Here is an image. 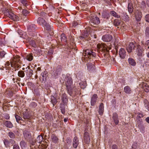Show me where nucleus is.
Returning <instances> with one entry per match:
<instances>
[{
  "label": "nucleus",
  "mask_w": 149,
  "mask_h": 149,
  "mask_svg": "<svg viewBox=\"0 0 149 149\" xmlns=\"http://www.w3.org/2000/svg\"><path fill=\"white\" fill-rule=\"evenodd\" d=\"M65 81V85L68 92L70 95L72 96V95L73 91L74 90V92L76 93L77 92V90L75 88V86L72 89V78L70 76L68 75H66ZM75 85V84H74V86Z\"/></svg>",
  "instance_id": "f257e3e1"
},
{
  "label": "nucleus",
  "mask_w": 149,
  "mask_h": 149,
  "mask_svg": "<svg viewBox=\"0 0 149 149\" xmlns=\"http://www.w3.org/2000/svg\"><path fill=\"white\" fill-rule=\"evenodd\" d=\"M36 26L34 24H31L27 26V29L28 31L30 32L28 34L34 37V32H31L33 31L36 28Z\"/></svg>",
  "instance_id": "f03ea898"
},
{
  "label": "nucleus",
  "mask_w": 149,
  "mask_h": 149,
  "mask_svg": "<svg viewBox=\"0 0 149 149\" xmlns=\"http://www.w3.org/2000/svg\"><path fill=\"white\" fill-rule=\"evenodd\" d=\"M19 58L15 56L14 57V59L11 62V66L13 67V66L17 67L18 68L20 67L18 63H20L19 62Z\"/></svg>",
  "instance_id": "7ed1b4c3"
},
{
  "label": "nucleus",
  "mask_w": 149,
  "mask_h": 149,
  "mask_svg": "<svg viewBox=\"0 0 149 149\" xmlns=\"http://www.w3.org/2000/svg\"><path fill=\"white\" fill-rule=\"evenodd\" d=\"M90 23L93 26H94V25H97L100 23V19L96 16L92 17L91 18Z\"/></svg>",
  "instance_id": "20e7f679"
},
{
  "label": "nucleus",
  "mask_w": 149,
  "mask_h": 149,
  "mask_svg": "<svg viewBox=\"0 0 149 149\" xmlns=\"http://www.w3.org/2000/svg\"><path fill=\"white\" fill-rule=\"evenodd\" d=\"M97 48L100 50H103L104 51H107L108 52L109 50L111 49L110 47H107L105 45H104L102 44H98L97 45Z\"/></svg>",
  "instance_id": "39448f33"
},
{
  "label": "nucleus",
  "mask_w": 149,
  "mask_h": 149,
  "mask_svg": "<svg viewBox=\"0 0 149 149\" xmlns=\"http://www.w3.org/2000/svg\"><path fill=\"white\" fill-rule=\"evenodd\" d=\"M84 54L85 55H86L88 57H95L96 56V53L93 52L91 49H87L85 51Z\"/></svg>",
  "instance_id": "423d86ee"
},
{
  "label": "nucleus",
  "mask_w": 149,
  "mask_h": 149,
  "mask_svg": "<svg viewBox=\"0 0 149 149\" xmlns=\"http://www.w3.org/2000/svg\"><path fill=\"white\" fill-rule=\"evenodd\" d=\"M137 46V45L136 44L134 43L133 42H130L126 47L127 52L129 53L131 52L132 50L134 49Z\"/></svg>",
  "instance_id": "0eeeda50"
},
{
  "label": "nucleus",
  "mask_w": 149,
  "mask_h": 149,
  "mask_svg": "<svg viewBox=\"0 0 149 149\" xmlns=\"http://www.w3.org/2000/svg\"><path fill=\"white\" fill-rule=\"evenodd\" d=\"M7 15L9 18L13 21H17L19 20L18 17L12 12H8Z\"/></svg>",
  "instance_id": "6e6552de"
},
{
  "label": "nucleus",
  "mask_w": 149,
  "mask_h": 149,
  "mask_svg": "<svg viewBox=\"0 0 149 149\" xmlns=\"http://www.w3.org/2000/svg\"><path fill=\"white\" fill-rule=\"evenodd\" d=\"M112 39V36L110 34H106L104 35L102 37V40L104 42L110 41Z\"/></svg>",
  "instance_id": "1a4fd4ad"
},
{
  "label": "nucleus",
  "mask_w": 149,
  "mask_h": 149,
  "mask_svg": "<svg viewBox=\"0 0 149 149\" xmlns=\"http://www.w3.org/2000/svg\"><path fill=\"white\" fill-rule=\"evenodd\" d=\"M98 97L96 94L93 95L91 97V104L92 106H94L96 103Z\"/></svg>",
  "instance_id": "9d476101"
},
{
  "label": "nucleus",
  "mask_w": 149,
  "mask_h": 149,
  "mask_svg": "<svg viewBox=\"0 0 149 149\" xmlns=\"http://www.w3.org/2000/svg\"><path fill=\"white\" fill-rule=\"evenodd\" d=\"M135 17L136 20L138 22H139L141 18V13L139 11L137 10L135 13Z\"/></svg>",
  "instance_id": "9b49d317"
},
{
  "label": "nucleus",
  "mask_w": 149,
  "mask_h": 149,
  "mask_svg": "<svg viewBox=\"0 0 149 149\" xmlns=\"http://www.w3.org/2000/svg\"><path fill=\"white\" fill-rule=\"evenodd\" d=\"M79 139L77 136H75L73 140L72 146L74 148H77L79 144Z\"/></svg>",
  "instance_id": "f8f14e48"
},
{
  "label": "nucleus",
  "mask_w": 149,
  "mask_h": 149,
  "mask_svg": "<svg viewBox=\"0 0 149 149\" xmlns=\"http://www.w3.org/2000/svg\"><path fill=\"white\" fill-rule=\"evenodd\" d=\"M119 55L120 58L122 59L125 58L126 56V52L123 48H121L119 51Z\"/></svg>",
  "instance_id": "ddd939ff"
},
{
  "label": "nucleus",
  "mask_w": 149,
  "mask_h": 149,
  "mask_svg": "<svg viewBox=\"0 0 149 149\" xmlns=\"http://www.w3.org/2000/svg\"><path fill=\"white\" fill-rule=\"evenodd\" d=\"M84 140L87 144L89 143L90 142V138L87 132H85L84 133Z\"/></svg>",
  "instance_id": "4468645a"
},
{
  "label": "nucleus",
  "mask_w": 149,
  "mask_h": 149,
  "mask_svg": "<svg viewBox=\"0 0 149 149\" xmlns=\"http://www.w3.org/2000/svg\"><path fill=\"white\" fill-rule=\"evenodd\" d=\"M30 67H28L26 68V75L29 77H31L33 74V71L30 69Z\"/></svg>",
  "instance_id": "2eb2a0df"
},
{
  "label": "nucleus",
  "mask_w": 149,
  "mask_h": 149,
  "mask_svg": "<svg viewBox=\"0 0 149 149\" xmlns=\"http://www.w3.org/2000/svg\"><path fill=\"white\" fill-rule=\"evenodd\" d=\"M23 134L24 138L26 139H30L31 138V134L29 131L25 130L23 132Z\"/></svg>",
  "instance_id": "dca6fc26"
},
{
  "label": "nucleus",
  "mask_w": 149,
  "mask_h": 149,
  "mask_svg": "<svg viewBox=\"0 0 149 149\" xmlns=\"http://www.w3.org/2000/svg\"><path fill=\"white\" fill-rule=\"evenodd\" d=\"M58 68H59L58 69H57L55 71V72H54V74L53 75V77H54L56 78H57V76L60 74L61 71V65L58 66Z\"/></svg>",
  "instance_id": "f3484780"
},
{
  "label": "nucleus",
  "mask_w": 149,
  "mask_h": 149,
  "mask_svg": "<svg viewBox=\"0 0 149 149\" xmlns=\"http://www.w3.org/2000/svg\"><path fill=\"white\" fill-rule=\"evenodd\" d=\"M136 52L137 54V55L138 56H141L142 55L143 50L141 49V47L139 45L137 46Z\"/></svg>",
  "instance_id": "a211bd4d"
},
{
  "label": "nucleus",
  "mask_w": 149,
  "mask_h": 149,
  "mask_svg": "<svg viewBox=\"0 0 149 149\" xmlns=\"http://www.w3.org/2000/svg\"><path fill=\"white\" fill-rule=\"evenodd\" d=\"M46 72H44L41 74L42 77H40V81L42 82L45 81L46 80V78L47 76V75L46 74Z\"/></svg>",
  "instance_id": "6ab92c4d"
},
{
  "label": "nucleus",
  "mask_w": 149,
  "mask_h": 149,
  "mask_svg": "<svg viewBox=\"0 0 149 149\" xmlns=\"http://www.w3.org/2000/svg\"><path fill=\"white\" fill-rule=\"evenodd\" d=\"M37 21L38 24L40 25H42V26L46 22L44 19L40 17L38 18Z\"/></svg>",
  "instance_id": "aec40b11"
},
{
  "label": "nucleus",
  "mask_w": 149,
  "mask_h": 149,
  "mask_svg": "<svg viewBox=\"0 0 149 149\" xmlns=\"http://www.w3.org/2000/svg\"><path fill=\"white\" fill-rule=\"evenodd\" d=\"M128 62L130 65L134 66L136 64V63L135 61L132 58H129L128 59Z\"/></svg>",
  "instance_id": "412c9836"
},
{
  "label": "nucleus",
  "mask_w": 149,
  "mask_h": 149,
  "mask_svg": "<svg viewBox=\"0 0 149 149\" xmlns=\"http://www.w3.org/2000/svg\"><path fill=\"white\" fill-rule=\"evenodd\" d=\"M113 119L116 124L118 125L119 123L118 116L116 113H114L113 115Z\"/></svg>",
  "instance_id": "4be33fe9"
},
{
  "label": "nucleus",
  "mask_w": 149,
  "mask_h": 149,
  "mask_svg": "<svg viewBox=\"0 0 149 149\" xmlns=\"http://www.w3.org/2000/svg\"><path fill=\"white\" fill-rule=\"evenodd\" d=\"M128 10L130 13H132L133 11V7L132 3H129L128 5Z\"/></svg>",
  "instance_id": "5701e85b"
},
{
  "label": "nucleus",
  "mask_w": 149,
  "mask_h": 149,
  "mask_svg": "<svg viewBox=\"0 0 149 149\" xmlns=\"http://www.w3.org/2000/svg\"><path fill=\"white\" fill-rule=\"evenodd\" d=\"M89 29H86L84 31V33L83 34V36H81L80 37V39H82L84 38H85L86 37H87L89 34L90 33V31H88Z\"/></svg>",
  "instance_id": "b1692460"
},
{
  "label": "nucleus",
  "mask_w": 149,
  "mask_h": 149,
  "mask_svg": "<svg viewBox=\"0 0 149 149\" xmlns=\"http://www.w3.org/2000/svg\"><path fill=\"white\" fill-rule=\"evenodd\" d=\"M4 125L7 127L11 128L13 126L12 123L10 121H6L4 123Z\"/></svg>",
  "instance_id": "393cba45"
},
{
  "label": "nucleus",
  "mask_w": 149,
  "mask_h": 149,
  "mask_svg": "<svg viewBox=\"0 0 149 149\" xmlns=\"http://www.w3.org/2000/svg\"><path fill=\"white\" fill-rule=\"evenodd\" d=\"M88 69L89 71L92 70L94 69V66L91 63H88L87 64Z\"/></svg>",
  "instance_id": "a878e982"
},
{
  "label": "nucleus",
  "mask_w": 149,
  "mask_h": 149,
  "mask_svg": "<svg viewBox=\"0 0 149 149\" xmlns=\"http://www.w3.org/2000/svg\"><path fill=\"white\" fill-rule=\"evenodd\" d=\"M104 110L103 104L101 103L100 105L99 111V113L100 115H102L103 114Z\"/></svg>",
  "instance_id": "bb28decb"
},
{
  "label": "nucleus",
  "mask_w": 149,
  "mask_h": 149,
  "mask_svg": "<svg viewBox=\"0 0 149 149\" xmlns=\"http://www.w3.org/2000/svg\"><path fill=\"white\" fill-rule=\"evenodd\" d=\"M61 99L64 104L66 103L68 101V99L67 98V96L65 93H63L62 94L61 97Z\"/></svg>",
  "instance_id": "cd10ccee"
},
{
  "label": "nucleus",
  "mask_w": 149,
  "mask_h": 149,
  "mask_svg": "<svg viewBox=\"0 0 149 149\" xmlns=\"http://www.w3.org/2000/svg\"><path fill=\"white\" fill-rule=\"evenodd\" d=\"M29 41L30 44L33 47H36L37 46V44L34 40L31 39L30 38L29 40Z\"/></svg>",
  "instance_id": "c85d7f7f"
},
{
  "label": "nucleus",
  "mask_w": 149,
  "mask_h": 149,
  "mask_svg": "<svg viewBox=\"0 0 149 149\" xmlns=\"http://www.w3.org/2000/svg\"><path fill=\"white\" fill-rule=\"evenodd\" d=\"M43 26L47 31H49L51 29V26L46 22L44 25Z\"/></svg>",
  "instance_id": "c756f323"
},
{
  "label": "nucleus",
  "mask_w": 149,
  "mask_h": 149,
  "mask_svg": "<svg viewBox=\"0 0 149 149\" xmlns=\"http://www.w3.org/2000/svg\"><path fill=\"white\" fill-rule=\"evenodd\" d=\"M22 116L24 119H28L30 118V115L27 112L23 113Z\"/></svg>",
  "instance_id": "7c9ffc66"
},
{
  "label": "nucleus",
  "mask_w": 149,
  "mask_h": 149,
  "mask_svg": "<svg viewBox=\"0 0 149 149\" xmlns=\"http://www.w3.org/2000/svg\"><path fill=\"white\" fill-rule=\"evenodd\" d=\"M43 139V137L42 136L39 135L36 140V141L38 143H41Z\"/></svg>",
  "instance_id": "2f4dec72"
},
{
  "label": "nucleus",
  "mask_w": 149,
  "mask_h": 149,
  "mask_svg": "<svg viewBox=\"0 0 149 149\" xmlns=\"http://www.w3.org/2000/svg\"><path fill=\"white\" fill-rule=\"evenodd\" d=\"M110 14L112 16L117 18L120 17V16L118 15L115 12L112 11L110 12Z\"/></svg>",
  "instance_id": "473e14b6"
},
{
  "label": "nucleus",
  "mask_w": 149,
  "mask_h": 149,
  "mask_svg": "<svg viewBox=\"0 0 149 149\" xmlns=\"http://www.w3.org/2000/svg\"><path fill=\"white\" fill-rule=\"evenodd\" d=\"M26 58L28 61H31L33 59V56L32 54H28L26 55Z\"/></svg>",
  "instance_id": "72a5a7b5"
},
{
  "label": "nucleus",
  "mask_w": 149,
  "mask_h": 149,
  "mask_svg": "<svg viewBox=\"0 0 149 149\" xmlns=\"http://www.w3.org/2000/svg\"><path fill=\"white\" fill-rule=\"evenodd\" d=\"M143 88L144 91L146 92H149V86L146 84H144L143 86Z\"/></svg>",
  "instance_id": "f704fd0d"
},
{
  "label": "nucleus",
  "mask_w": 149,
  "mask_h": 149,
  "mask_svg": "<svg viewBox=\"0 0 149 149\" xmlns=\"http://www.w3.org/2000/svg\"><path fill=\"white\" fill-rule=\"evenodd\" d=\"M124 90L125 92L127 93L130 94L131 93V89L128 86H125L124 88Z\"/></svg>",
  "instance_id": "c9c22d12"
},
{
  "label": "nucleus",
  "mask_w": 149,
  "mask_h": 149,
  "mask_svg": "<svg viewBox=\"0 0 149 149\" xmlns=\"http://www.w3.org/2000/svg\"><path fill=\"white\" fill-rule=\"evenodd\" d=\"M20 145L22 149H23L26 147V143L24 141H22L20 142Z\"/></svg>",
  "instance_id": "e433bc0d"
},
{
  "label": "nucleus",
  "mask_w": 149,
  "mask_h": 149,
  "mask_svg": "<svg viewBox=\"0 0 149 149\" xmlns=\"http://www.w3.org/2000/svg\"><path fill=\"white\" fill-rule=\"evenodd\" d=\"M121 23V21L118 19H115L113 22V24L115 26H119Z\"/></svg>",
  "instance_id": "4c0bfd02"
},
{
  "label": "nucleus",
  "mask_w": 149,
  "mask_h": 149,
  "mask_svg": "<svg viewBox=\"0 0 149 149\" xmlns=\"http://www.w3.org/2000/svg\"><path fill=\"white\" fill-rule=\"evenodd\" d=\"M60 110L62 114H64L65 112V108L64 104H61L60 107Z\"/></svg>",
  "instance_id": "58836bf2"
},
{
  "label": "nucleus",
  "mask_w": 149,
  "mask_h": 149,
  "mask_svg": "<svg viewBox=\"0 0 149 149\" xmlns=\"http://www.w3.org/2000/svg\"><path fill=\"white\" fill-rule=\"evenodd\" d=\"M18 75L21 77H23L25 76L24 72L22 70H20L18 72Z\"/></svg>",
  "instance_id": "ea45409f"
},
{
  "label": "nucleus",
  "mask_w": 149,
  "mask_h": 149,
  "mask_svg": "<svg viewBox=\"0 0 149 149\" xmlns=\"http://www.w3.org/2000/svg\"><path fill=\"white\" fill-rule=\"evenodd\" d=\"M51 138L53 141L54 143H56L57 142L58 139L54 134H52L51 136Z\"/></svg>",
  "instance_id": "a19ab883"
},
{
  "label": "nucleus",
  "mask_w": 149,
  "mask_h": 149,
  "mask_svg": "<svg viewBox=\"0 0 149 149\" xmlns=\"http://www.w3.org/2000/svg\"><path fill=\"white\" fill-rule=\"evenodd\" d=\"M66 39L65 35L63 33H62L61 35V41L63 42H66Z\"/></svg>",
  "instance_id": "79ce46f5"
},
{
  "label": "nucleus",
  "mask_w": 149,
  "mask_h": 149,
  "mask_svg": "<svg viewBox=\"0 0 149 149\" xmlns=\"http://www.w3.org/2000/svg\"><path fill=\"white\" fill-rule=\"evenodd\" d=\"M78 85V87L80 86L82 88H84L86 87V83L85 82H79Z\"/></svg>",
  "instance_id": "37998d69"
},
{
  "label": "nucleus",
  "mask_w": 149,
  "mask_h": 149,
  "mask_svg": "<svg viewBox=\"0 0 149 149\" xmlns=\"http://www.w3.org/2000/svg\"><path fill=\"white\" fill-rule=\"evenodd\" d=\"M4 144L6 148L9 146V143L8 141L6 139H5L3 140Z\"/></svg>",
  "instance_id": "c03bdc74"
},
{
  "label": "nucleus",
  "mask_w": 149,
  "mask_h": 149,
  "mask_svg": "<svg viewBox=\"0 0 149 149\" xmlns=\"http://www.w3.org/2000/svg\"><path fill=\"white\" fill-rule=\"evenodd\" d=\"M139 127L141 132L142 133H144L145 132V127L143 125H139Z\"/></svg>",
  "instance_id": "a18cd8bd"
},
{
  "label": "nucleus",
  "mask_w": 149,
  "mask_h": 149,
  "mask_svg": "<svg viewBox=\"0 0 149 149\" xmlns=\"http://www.w3.org/2000/svg\"><path fill=\"white\" fill-rule=\"evenodd\" d=\"M8 135L11 139H14L15 137V135L14 133L11 132H9L8 133Z\"/></svg>",
  "instance_id": "49530a36"
},
{
  "label": "nucleus",
  "mask_w": 149,
  "mask_h": 149,
  "mask_svg": "<svg viewBox=\"0 0 149 149\" xmlns=\"http://www.w3.org/2000/svg\"><path fill=\"white\" fill-rule=\"evenodd\" d=\"M47 15H48L49 16L51 15L50 13H49L48 15L46 13L43 12H42L40 13V16L42 17H47Z\"/></svg>",
  "instance_id": "de8ad7c7"
},
{
  "label": "nucleus",
  "mask_w": 149,
  "mask_h": 149,
  "mask_svg": "<svg viewBox=\"0 0 149 149\" xmlns=\"http://www.w3.org/2000/svg\"><path fill=\"white\" fill-rule=\"evenodd\" d=\"M51 101L53 105L56 104L57 102V101L56 98L53 96L52 97Z\"/></svg>",
  "instance_id": "09e8293b"
},
{
  "label": "nucleus",
  "mask_w": 149,
  "mask_h": 149,
  "mask_svg": "<svg viewBox=\"0 0 149 149\" xmlns=\"http://www.w3.org/2000/svg\"><path fill=\"white\" fill-rule=\"evenodd\" d=\"M102 16L103 17L107 19H108L109 17L107 13H102Z\"/></svg>",
  "instance_id": "8fccbe9b"
},
{
  "label": "nucleus",
  "mask_w": 149,
  "mask_h": 149,
  "mask_svg": "<svg viewBox=\"0 0 149 149\" xmlns=\"http://www.w3.org/2000/svg\"><path fill=\"white\" fill-rule=\"evenodd\" d=\"M145 34L147 37L149 38V27H146V30Z\"/></svg>",
  "instance_id": "3c124183"
},
{
  "label": "nucleus",
  "mask_w": 149,
  "mask_h": 149,
  "mask_svg": "<svg viewBox=\"0 0 149 149\" xmlns=\"http://www.w3.org/2000/svg\"><path fill=\"white\" fill-rule=\"evenodd\" d=\"M22 14L25 16H26L29 13L28 10L25 9L22 10Z\"/></svg>",
  "instance_id": "603ef678"
},
{
  "label": "nucleus",
  "mask_w": 149,
  "mask_h": 149,
  "mask_svg": "<svg viewBox=\"0 0 149 149\" xmlns=\"http://www.w3.org/2000/svg\"><path fill=\"white\" fill-rule=\"evenodd\" d=\"M6 53L4 51H1L0 52V56L1 58H3L4 57V56Z\"/></svg>",
  "instance_id": "864d4df0"
},
{
  "label": "nucleus",
  "mask_w": 149,
  "mask_h": 149,
  "mask_svg": "<svg viewBox=\"0 0 149 149\" xmlns=\"http://www.w3.org/2000/svg\"><path fill=\"white\" fill-rule=\"evenodd\" d=\"M15 118L17 122H19V121L22 120V118L19 116L16 115L15 116Z\"/></svg>",
  "instance_id": "5fc2aeb1"
},
{
  "label": "nucleus",
  "mask_w": 149,
  "mask_h": 149,
  "mask_svg": "<svg viewBox=\"0 0 149 149\" xmlns=\"http://www.w3.org/2000/svg\"><path fill=\"white\" fill-rule=\"evenodd\" d=\"M13 149H20V148L18 144H16L13 145Z\"/></svg>",
  "instance_id": "6e6d98bb"
},
{
  "label": "nucleus",
  "mask_w": 149,
  "mask_h": 149,
  "mask_svg": "<svg viewBox=\"0 0 149 149\" xmlns=\"http://www.w3.org/2000/svg\"><path fill=\"white\" fill-rule=\"evenodd\" d=\"M145 18L146 21L149 22V14L146 15L145 16Z\"/></svg>",
  "instance_id": "4d7b16f0"
},
{
  "label": "nucleus",
  "mask_w": 149,
  "mask_h": 149,
  "mask_svg": "<svg viewBox=\"0 0 149 149\" xmlns=\"http://www.w3.org/2000/svg\"><path fill=\"white\" fill-rule=\"evenodd\" d=\"M124 17H125L124 19L126 21L129 20V17L125 13L124 15Z\"/></svg>",
  "instance_id": "13d9d810"
},
{
  "label": "nucleus",
  "mask_w": 149,
  "mask_h": 149,
  "mask_svg": "<svg viewBox=\"0 0 149 149\" xmlns=\"http://www.w3.org/2000/svg\"><path fill=\"white\" fill-rule=\"evenodd\" d=\"M21 2L22 3L24 6H26L27 2L26 0H22Z\"/></svg>",
  "instance_id": "bf43d9fd"
},
{
  "label": "nucleus",
  "mask_w": 149,
  "mask_h": 149,
  "mask_svg": "<svg viewBox=\"0 0 149 149\" xmlns=\"http://www.w3.org/2000/svg\"><path fill=\"white\" fill-rule=\"evenodd\" d=\"M144 107L146 109H147L148 111H149V104L148 103L147 104H144Z\"/></svg>",
  "instance_id": "052dcab7"
},
{
  "label": "nucleus",
  "mask_w": 149,
  "mask_h": 149,
  "mask_svg": "<svg viewBox=\"0 0 149 149\" xmlns=\"http://www.w3.org/2000/svg\"><path fill=\"white\" fill-rule=\"evenodd\" d=\"M143 115L141 113H139L137 115V117L139 118H141L143 116Z\"/></svg>",
  "instance_id": "680f3d73"
},
{
  "label": "nucleus",
  "mask_w": 149,
  "mask_h": 149,
  "mask_svg": "<svg viewBox=\"0 0 149 149\" xmlns=\"http://www.w3.org/2000/svg\"><path fill=\"white\" fill-rule=\"evenodd\" d=\"M5 45V42L3 40H0V46H3Z\"/></svg>",
  "instance_id": "e2e57ef3"
},
{
  "label": "nucleus",
  "mask_w": 149,
  "mask_h": 149,
  "mask_svg": "<svg viewBox=\"0 0 149 149\" xmlns=\"http://www.w3.org/2000/svg\"><path fill=\"white\" fill-rule=\"evenodd\" d=\"M112 149H118V146L116 145H113L112 146Z\"/></svg>",
  "instance_id": "0e129e2a"
},
{
  "label": "nucleus",
  "mask_w": 149,
  "mask_h": 149,
  "mask_svg": "<svg viewBox=\"0 0 149 149\" xmlns=\"http://www.w3.org/2000/svg\"><path fill=\"white\" fill-rule=\"evenodd\" d=\"M10 118V116L8 114H6L5 116V118L7 119L8 120Z\"/></svg>",
  "instance_id": "69168bd1"
},
{
  "label": "nucleus",
  "mask_w": 149,
  "mask_h": 149,
  "mask_svg": "<svg viewBox=\"0 0 149 149\" xmlns=\"http://www.w3.org/2000/svg\"><path fill=\"white\" fill-rule=\"evenodd\" d=\"M11 65V64H10V63L9 61L6 62L5 65L6 66H9L10 65Z\"/></svg>",
  "instance_id": "338daca9"
},
{
  "label": "nucleus",
  "mask_w": 149,
  "mask_h": 149,
  "mask_svg": "<svg viewBox=\"0 0 149 149\" xmlns=\"http://www.w3.org/2000/svg\"><path fill=\"white\" fill-rule=\"evenodd\" d=\"M145 120L147 123H149V117H147Z\"/></svg>",
  "instance_id": "774afa93"
}]
</instances>
